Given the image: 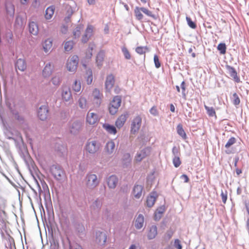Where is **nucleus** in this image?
Returning <instances> with one entry per match:
<instances>
[{
  "instance_id": "20",
  "label": "nucleus",
  "mask_w": 249,
  "mask_h": 249,
  "mask_svg": "<svg viewBox=\"0 0 249 249\" xmlns=\"http://www.w3.org/2000/svg\"><path fill=\"white\" fill-rule=\"evenodd\" d=\"M118 178L115 175L109 176L107 180L108 187L110 189H114L118 183Z\"/></svg>"
},
{
  "instance_id": "4",
  "label": "nucleus",
  "mask_w": 249,
  "mask_h": 249,
  "mask_svg": "<svg viewBox=\"0 0 249 249\" xmlns=\"http://www.w3.org/2000/svg\"><path fill=\"white\" fill-rule=\"evenodd\" d=\"M121 102L122 98L121 96L117 95L113 98L108 106V111L110 114L114 115L117 112Z\"/></svg>"
},
{
  "instance_id": "31",
  "label": "nucleus",
  "mask_w": 249,
  "mask_h": 249,
  "mask_svg": "<svg viewBox=\"0 0 249 249\" xmlns=\"http://www.w3.org/2000/svg\"><path fill=\"white\" fill-rule=\"evenodd\" d=\"M103 127L109 134H115L117 133L116 128L113 125L108 124H104L103 125Z\"/></svg>"
},
{
  "instance_id": "30",
  "label": "nucleus",
  "mask_w": 249,
  "mask_h": 249,
  "mask_svg": "<svg viewBox=\"0 0 249 249\" xmlns=\"http://www.w3.org/2000/svg\"><path fill=\"white\" fill-rule=\"evenodd\" d=\"M53 40L51 38H47L43 43V49L45 53H48L52 48Z\"/></svg>"
},
{
  "instance_id": "60",
  "label": "nucleus",
  "mask_w": 249,
  "mask_h": 249,
  "mask_svg": "<svg viewBox=\"0 0 249 249\" xmlns=\"http://www.w3.org/2000/svg\"><path fill=\"white\" fill-rule=\"evenodd\" d=\"M150 112L151 114L153 115L154 116H157L158 114V112L157 111V109L155 107H153L150 109Z\"/></svg>"
},
{
  "instance_id": "36",
  "label": "nucleus",
  "mask_w": 249,
  "mask_h": 249,
  "mask_svg": "<svg viewBox=\"0 0 249 249\" xmlns=\"http://www.w3.org/2000/svg\"><path fill=\"white\" fill-rule=\"evenodd\" d=\"M142 7H136L134 9V14L136 18L138 20H142L143 19V16L142 13Z\"/></svg>"
},
{
  "instance_id": "33",
  "label": "nucleus",
  "mask_w": 249,
  "mask_h": 249,
  "mask_svg": "<svg viewBox=\"0 0 249 249\" xmlns=\"http://www.w3.org/2000/svg\"><path fill=\"white\" fill-rule=\"evenodd\" d=\"M77 105L80 108L86 109L88 108L86 98L84 97L81 96L78 100Z\"/></svg>"
},
{
  "instance_id": "41",
  "label": "nucleus",
  "mask_w": 249,
  "mask_h": 249,
  "mask_svg": "<svg viewBox=\"0 0 249 249\" xmlns=\"http://www.w3.org/2000/svg\"><path fill=\"white\" fill-rule=\"evenodd\" d=\"M141 9L142 12L143 13L148 17H151L154 19H157L156 16L155 14H153L152 12L151 11L149 10L148 9L145 7H142Z\"/></svg>"
},
{
  "instance_id": "26",
  "label": "nucleus",
  "mask_w": 249,
  "mask_h": 249,
  "mask_svg": "<svg viewBox=\"0 0 249 249\" xmlns=\"http://www.w3.org/2000/svg\"><path fill=\"white\" fill-rule=\"evenodd\" d=\"M158 233L157 227L156 225H152L149 228L147 233V238L149 240L154 239Z\"/></svg>"
},
{
  "instance_id": "28",
  "label": "nucleus",
  "mask_w": 249,
  "mask_h": 249,
  "mask_svg": "<svg viewBox=\"0 0 249 249\" xmlns=\"http://www.w3.org/2000/svg\"><path fill=\"white\" fill-rule=\"evenodd\" d=\"M53 71V67L51 63H47L43 70L42 74L44 77H49Z\"/></svg>"
},
{
  "instance_id": "15",
  "label": "nucleus",
  "mask_w": 249,
  "mask_h": 249,
  "mask_svg": "<svg viewBox=\"0 0 249 249\" xmlns=\"http://www.w3.org/2000/svg\"><path fill=\"white\" fill-rule=\"evenodd\" d=\"M16 70L18 69L21 71H24L27 67L26 62L23 58H18L15 64Z\"/></svg>"
},
{
  "instance_id": "40",
  "label": "nucleus",
  "mask_w": 249,
  "mask_h": 249,
  "mask_svg": "<svg viewBox=\"0 0 249 249\" xmlns=\"http://www.w3.org/2000/svg\"><path fill=\"white\" fill-rule=\"evenodd\" d=\"M16 142H15L16 146L17 148L21 150L22 147L24 146L23 141L22 139V137L21 135H19L18 139H16Z\"/></svg>"
},
{
  "instance_id": "39",
  "label": "nucleus",
  "mask_w": 249,
  "mask_h": 249,
  "mask_svg": "<svg viewBox=\"0 0 249 249\" xmlns=\"http://www.w3.org/2000/svg\"><path fill=\"white\" fill-rule=\"evenodd\" d=\"M204 107L207 111V113L209 116H216V113L213 107H209L206 105H204Z\"/></svg>"
},
{
  "instance_id": "58",
  "label": "nucleus",
  "mask_w": 249,
  "mask_h": 249,
  "mask_svg": "<svg viewBox=\"0 0 249 249\" xmlns=\"http://www.w3.org/2000/svg\"><path fill=\"white\" fill-rule=\"evenodd\" d=\"M221 196L222 198V202L225 204L227 199V192L225 191V192L223 190L221 191Z\"/></svg>"
},
{
  "instance_id": "24",
  "label": "nucleus",
  "mask_w": 249,
  "mask_h": 249,
  "mask_svg": "<svg viewBox=\"0 0 249 249\" xmlns=\"http://www.w3.org/2000/svg\"><path fill=\"white\" fill-rule=\"evenodd\" d=\"M93 27L91 25H89L87 28L85 35L82 36V41L86 43L92 35Z\"/></svg>"
},
{
  "instance_id": "1",
  "label": "nucleus",
  "mask_w": 249,
  "mask_h": 249,
  "mask_svg": "<svg viewBox=\"0 0 249 249\" xmlns=\"http://www.w3.org/2000/svg\"><path fill=\"white\" fill-rule=\"evenodd\" d=\"M50 171L53 178L58 181H61L65 178V172L59 165H52L50 167Z\"/></svg>"
},
{
  "instance_id": "54",
  "label": "nucleus",
  "mask_w": 249,
  "mask_h": 249,
  "mask_svg": "<svg viewBox=\"0 0 249 249\" xmlns=\"http://www.w3.org/2000/svg\"><path fill=\"white\" fill-rule=\"evenodd\" d=\"M51 81L54 85L58 86L60 84L61 80L58 76H55L52 78Z\"/></svg>"
},
{
  "instance_id": "57",
  "label": "nucleus",
  "mask_w": 249,
  "mask_h": 249,
  "mask_svg": "<svg viewBox=\"0 0 249 249\" xmlns=\"http://www.w3.org/2000/svg\"><path fill=\"white\" fill-rule=\"evenodd\" d=\"M92 50L93 47L89 45L88 49H87V52L86 53V57L87 58H90L92 55Z\"/></svg>"
},
{
  "instance_id": "32",
  "label": "nucleus",
  "mask_w": 249,
  "mask_h": 249,
  "mask_svg": "<svg viewBox=\"0 0 249 249\" xmlns=\"http://www.w3.org/2000/svg\"><path fill=\"white\" fill-rule=\"evenodd\" d=\"M5 8L7 14L11 17H13L15 13L14 5L11 2H7L5 4Z\"/></svg>"
},
{
  "instance_id": "25",
  "label": "nucleus",
  "mask_w": 249,
  "mask_h": 249,
  "mask_svg": "<svg viewBox=\"0 0 249 249\" xmlns=\"http://www.w3.org/2000/svg\"><path fill=\"white\" fill-rule=\"evenodd\" d=\"M128 117V114L127 113L122 114L117 119L115 122L116 126L118 128H121L124 124L126 120Z\"/></svg>"
},
{
  "instance_id": "22",
  "label": "nucleus",
  "mask_w": 249,
  "mask_h": 249,
  "mask_svg": "<svg viewBox=\"0 0 249 249\" xmlns=\"http://www.w3.org/2000/svg\"><path fill=\"white\" fill-rule=\"evenodd\" d=\"M29 31L30 34L36 36L38 33V26L36 22L30 21L28 24Z\"/></svg>"
},
{
  "instance_id": "11",
  "label": "nucleus",
  "mask_w": 249,
  "mask_h": 249,
  "mask_svg": "<svg viewBox=\"0 0 249 249\" xmlns=\"http://www.w3.org/2000/svg\"><path fill=\"white\" fill-rule=\"evenodd\" d=\"M87 122L89 124H94L99 121L98 115L96 113L89 111L86 117Z\"/></svg>"
},
{
  "instance_id": "59",
  "label": "nucleus",
  "mask_w": 249,
  "mask_h": 249,
  "mask_svg": "<svg viewBox=\"0 0 249 249\" xmlns=\"http://www.w3.org/2000/svg\"><path fill=\"white\" fill-rule=\"evenodd\" d=\"M59 245L57 242L53 241L52 243H51V246L50 249H59Z\"/></svg>"
},
{
  "instance_id": "50",
  "label": "nucleus",
  "mask_w": 249,
  "mask_h": 249,
  "mask_svg": "<svg viewBox=\"0 0 249 249\" xmlns=\"http://www.w3.org/2000/svg\"><path fill=\"white\" fill-rule=\"evenodd\" d=\"M236 142V139L232 137H231L227 142V143L225 144V147L226 148H229L231 146L234 144Z\"/></svg>"
},
{
  "instance_id": "48",
  "label": "nucleus",
  "mask_w": 249,
  "mask_h": 249,
  "mask_svg": "<svg viewBox=\"0 0 249 249\" xmlns=\"http://www.w3.org/2000/svg\"><path fill=\"white\" fill-rule=\"evenodd\" d=\"M122 51L124 54V58L126 59L129 60L131 58V55L127 50V49L125 47H123L122 48Z\"/></svg>"
},
{
  "instance_id": "56",
  "label": "nucleus",
  "mask_w": 249,
  "mask_h": 249,
  "mask_svg": "<svg viewBox=\"0 0 249 249\" xmlns=\"http://www.w3.org/2000/svg\"><path fill=\"white\" fill-rule=\"evenodd\" d=\"M154 62L155 67L156 68L158 69L160 67L161 64L159 61L158 56L157 54L154 55Z\"/></svg>"
},
{
  "instance_id": "27",
  "label": "nucleus",
  "mask_w": 249,
  "mask_h": 249,
  "mask_svg": "<svg viewBox=\"0 0 249 249\" xmlns=\"http://www.w3.org/2000/svg\"><path fill=\"white\" fill-rule=\"evenodd\" d=\"M144 220V218L143 215L142 214H139L135 220V228L138 230L141 229L143 227Z\"/></svg>"
},
{
  "instance_id": "42",
  "label": "nucleus",
  "mask_w": 249,
  "mask_h": 249,
  "mask_svg": "<svg viewBox=\"0 0 249 249\" xmlns=\"http://www.w3.org/2000/svg\"><path fill=\"white\" fill-rule=\"evenodd\" d=\"M68 240L69 244V249H83L82 247L78 243L71 241L69 239Z\"/></svg>"
},
{
  "instance_id": "52",
  "label": "nucleus",
  "mask_w": 249,
  "mask_h": 249,
  "mask_svg": "<svg viewBox=\"0 0 249 249\" xmlns=\"http://www.w3.org/2000/svg\"><path fill=\"white\" fill-rule=\"evenodd\" d=\"M172 152L174 157H179L180 155L179 148L176 146L173 147Z\"/></svg>"
},
{
  "instance_id": "51",
  "label": "nucleus",
  "mask_w": 249,
  "mask_h": 249,
  "mask_svg": "<svg viewBox=\"0 0 249 249\" xmlns=\"http://www.w3.org/2000/svg\"><path fill=\"white\" fill-rule=\"evenodd\" d=\"M75 228L78 233H82L85 230L84 226L81 223L75 224Z\"/></svg>"
},
{
  "instance_id": "6",
  "label": "nucleus",
  "mask_w": 249,
  "mask_h": 249,
  "mask_svg": "<svg viewBox=\"0 0 249 249\" xmlns=\"http://www.w3.org/2000/svg\"><path fill=\"white\" fill-rule=\"evenodd\" d=\"M142 125V118L140 116L135 117L131 122L130 131L132 134L137 132Z\"/></svg>"
},
{
  "instance_id": "44",
  "label": "nucleus",
  "mask_w": 249,
  "mask_h": 249,
  "mask_svg": "<svg viewBox=\"0 0 249 249\" xmlns=\"http://www.w3.org/2000/svg\"><path fill=\"white\" fill-rule=\"evenodd\" d=\"M24 19L21 15H18L15 20V24L19 26H22L24 23Z\"/></svg>"
},
{
  "instance_id": "9",
  "label": "nucleus",
  "mask_w": 249,
  "mask_h": 249,
  "mask_svg": "<svg viewBox=\"0 0 249 249\" xmlns=\"http://www.w3.org/2000/svg\"><path fill=\"white\" fill-rule=\"evenodd\" d=\"M150 147H146L138 152L135 156L136 160L138 162L142 161L150 154Z\"/></svg>"
},
{
  "instance_id": "5",
  "label": "nucleus",
  "mask_w": 249,
  "mask_h": 249,
  "mask_svg": "<svg viewBox=\"0 0 249 249\" xmlns=\"http://www.w3.org/2000/svg\"><path fill=\"white\" fill-rule=\"evenodd\" d=\"M79 58L77 55H73L70 57L67 63V69L70 72L76 71L78 64Z\"/></svg>"
},
{
  "instance_id": "13",
  "label": "nucleus",
  "mask_w": 249,
  "mask_h": 249,
  "mask_svg": "<svg viewBox=\"0 0 249 249\" xmlns=\"http://www.w3.org/2000/svg\"><path fill=\"white\" fill-rule=\"evenodd\" d=\"M107 237L105 232L97 231L96 232V242L100 245L105 244Z\"/></svg>"
},
{
  "instance_id": "17",
  "label": "nucleus",
  "mask_w": 249,
  "mask_h": 249,
  "mask_svg": "<svg viewBox=\"0 0 249 249\" xmlns=\"http://www.w3.org/2000/svg\"><path fill=\"white\" fill-rule=\"evenodd\" d=\"M115 148V142L112 141L107 142L105 146V151L107 155H111L114 151Z\"/></svg>"
},
{
  "instance_id": "64",
  "label": "nucleus",
  "mask_w": 249,
  "mask_h": 249,
  "mask_svg": "<svg viewBox=\"0 0 249 249\" xmlns=\"http://www.w3.org/2000/svg\"><path fill=\"white\" fill-rule=\"evenodd\" d=\"M173 233L171 231H167L165 234V238L167 239H169L172 236Z\"/></svg>"
},
{
  "instance_id": "10",
  "label": "nucleus",
  "mask_w": 249,
  "mask_h": 249,
  "mask_svg": "<svg viewBox=\"0 0 249 249\" xmlns=\"http://www.w3.org/2000/svg\"><path fill=\"white\" fill-rule=\"evenodd\" d=\"M61 95L63 100L65 102H68L72 100L71 91L69 87H64L62 88Z\"/></svg>"
},
{
  "instance_id": "53",
  "label": "nucleus",
  "mask_w": 249,
  "mask_h": 249,
  "mask_svg": "<svg viewBox=\"0 0 249 249\" xmlns=\"http://www.w3.org/2000/svg\"><path fill=\"white\" fill-rule=\"evenodd\" d=\"M173 163L175 167L177 168L179 167L181 164L179 157H174L173 159Z\"/></svg>"
},
{
  "instance_id": "35",
  "label": "nucleus",
  "mask_w": 249,
  "mask_h": 249,
  "mask_svg": "<svg viewBox=\"0 0 249 249\" xmlns=\"http://www.w3.org/2000/svg\"><path fill=\"white\" fill-rule=\"evenodd\" d=\"M177 131L178 134L183 139L186 140L187 139V136L185 132L182 125L181 124H179L177 125Z\"/></svg>"
},
{
  "instance_id": "34",
  "label": "nucleus",
  "mask_w": 249,
  "mask_h": 249,
  "mask_svg": "<svg viewBox=\"0 0 249 249\" xmlns=\"http://www.w3.org/2000/svg\"><path fill=\"white\" fill-rule=\"evenodd\" d=\"M54 10L55 7L53 5H51L47 8L45 15V18L47 19H50L52 18L54 14Z\"/></svg>"
},
{
  "instance_id": "14",
  "label": "nucleus",
  "mask_w": 249,
  "mask_h": 249,
  "mask_svg": "<svg viewBox=\"0 0 249 249\" xmlns=\"http://www.w3.org/2000/svg\"><path fill=\"white\" fill-rule=\"evenodd\" d=\"M143 191V186L136 184L134 186L132 194L134 195V197L136 198L139 199L142 195Z\"/></svg>"
},
{
  "instance_id": "47",
  "label": "nucleus",
  "mask_w": 249,
  "mask_h": 249,
  "mask_svg": "<svg viewBox=\"0 0 249 249\" xmlns=\"http://www.w3.org/2000/svg\"><path fill=\"white\" fill-rule=\"evenodd\" d=\"M217 49L221 54H225L226 52V46L225 43H221L218 45Z\"/></svg>"
},
{
  "instance_id": "23",
  "label": "nucleus",
  "mask_w": 249,
  "mask_h": 249,
  "mask_svg": "<svg viewBox=\"0 0 249 249\" xmlns=\"http://www.w3.org/2000/svg\"><path fill=\"white\" fill-rule=\"evenodd\" d=\"M9 109L11 113L14 116L15 118L18 122L19 124H24L25 123L24 117L22 115H20L18 111L12 108V107H10Z\"/></svg>"
},
{
  "instance_id": "37",
  "label": "nucleus",
  "mask_w": 249,
  "mask_h": 249,
  "mask_svg": "<svg viewBox=\"0 0 249 249\" xmlns=\"http://www.w3.org/2000/svg\"><path fill=\"white\" fill-rule=\"evenodd\" d=\"M104 58V53L103 52H100L96 56V61L97 66L101 67Z\"/></svg>"
},
{
  "instance_id": "2",
  "label": "nucleus",
  "mask_w": 249,
  "mask_h": 249,
  "mask_svg": "<svg viewBox=\"0 0 249 249\" xmlns=\"http://www.w3.org/2000/svg\"><path fill=\"white\" fill-rule=\"evenodd\" d=\"M100 183V179L96 175L91 172L87 174L85 177V184L88 189H94Z\"/></svg>"
},
{
  "instance_id": "21",
  "label": "nucleus",
  "mask_w": 249,
  "mask_h": 249,
  "mask_svg": "<svg viewBox=\"0 0 249 249\" xmlns=\"http://www.w3.org/2000/svg\"><path fill=\"white\" fill-rule=\"evenodd\" d=\"M102 206V201L101 199L97 198L92 203L90 208L92 212H98Z\"/></svg>"
},
{
  "instance_id": "43",
  "label": "nucleus",
  "mask_w": 249,
  "mask_h": 249,
  "mask_svg": "<svg viewBox=\"0 0 249 249\" xmlns=\"http://www.w3.org/2000/svg\"><path fill=\"white\" fill-rule=\"evenodd\" d=\"M232 102L235 106L239 105L240 103V99L236 93H234L231 98Z\"/></svg>"
},
{
  "instance_id": "8",
  "label": "nucleus",
  "mask_w": 249,
  "mask_h": 249,
  "mask_svg": "<svg viewBox=\"0 0 249 249\" xmlns=\"http://www.w3.org/2000/svg\"><path fill=\"white\" fill-rule=\"evenodd\" d=\"M226 69L228 73L233 79V80L236 83H240V77L237 75V73L236 70L232 66L227 65L225 66Z\"/></svg>"
},
{
  "instance_id": "62",
  "label": "nucleus",
  "mask_w": 249,
  "mask_h": 249,
  "mask_svg": "<svg viewBox=\"0 0 249 249\" xmlns=\"http://www.w3.org/2000/svg\"><path fill=\"white\" fill-rule=\"evenodd\" d=\"M80 35V29L79 28H76L75 30L73 32V36L76 38V37H78Z\"/></svg>"
},
{
  "instance_id": "3",
  "label": "nucleus",
  "mask_w": 249,
  "mask_h": 249,
  "mask_svg": "<svg viewBox=\"0 0 249 249\" xmlns=\"http://www.w3.org/2000/svg\"><path fill=\"white\" fill-rule=\"evenodd\" d=\"M100 147V143L97 141L89 140L86 144L85 150L89 153L94 154L99 150Z\"/></svg>"
},
{
  "instance_id": "18",
  "label": "nucleus",
  "mask_w": 249,
  "mask_h": 249,
  "mask_svg": "<svg viewBox=\"0 0 249 249\" xmlns=\"http://www.w3.org/2000/svg\"><path fill=\"white\" fill-rule=\"evenodd\" d=\"M115 83L114 77L112 74L108 75L107 78L105 82V86L107 91H109L112 88Z\"/></svg>"
},
{
  "instance_id": "49",
  "label": "nucleus",
  "mask_w": 249,
  "mask_h": 249,
  "mask_svg": "<svg viewBox=\"0 0 249 249\" xmlns=\"http://www.w3.org/2000/svg\"><path fill=\"white\" fill-rule=\"evenodd\" d=\"M186 19L187 22V24L190 28L194 29L196 28V24L192 20L191 18L190 17L187 16L186 17Z\"/></svg>"
},
{
  "instance_id": "16",
  "label": "nucleus",
  "mask_w": 249,
  "mask_h": 249,
  "mask_svg": "<svg viewBox=\"0 0 249 249\" xmlns=\"http://www.w3.org/2000/svg\"><path fill=\"white\" fill-rule=\"evenodd\" d=\"M93 102L97 106H99L102 102L103 94L100 92L99 90L95 89L93 91Z\"/></svg>"
},
{
  "instance_id": "29",
  "label": "nucleus",
  "mask_w": 249,
  "mask_h": 249,
  "mask_svg": "<svg viewBox=\"0 0 249 249\" xmlns=\"http://www.w3.org/2000/svg\"><path fill=\"white\" fill-rule=\"evenodd\" d=\"M165 211V207L164 205L157 208L155 213L154 218L156 221H159L162 217V214Z\"/></svg>"
},
{
  "instance_id": "61",
  "label": "nucleus",
  "mask_w": 249,
  "mask_h": 249,
  "mask_svg": "<svg viewBox=\"0 0 249 249\" xmlns=\"http://www.w3.org/2000/svg\"><path fill=\"white\" fill-rule=\"evenodd\" d=\"M175 247L178 249H181L182 246L180 243V241L178 239H176L174 243Z\"/></svg>"
},
{
  "instance_id": "7",
  "label": "nucleus",
  "mask_w": 249,
  "mask_h": 249,
  "mask_svg": "<svg viewBox=\"0 0 249 249\" xmlns=\"http://www.w3.org/2000/svg\"><path fill=\"white\" fill-rule=\"evenodd\" d=\"M48 113V107L45 105L40 106L37 111L38 117L42 121L46 120L47 119Z\"/></svg>"
},
{
  "instance_id": "63",
  "label": "nucleus",
  "mask_w": 249,
  "mask_h": 249,
  "mask_svg": "<svg viewBox=\"0 0 249 249\" xmlns=\"http://www.w3.org/2000/svg\"><path fill=\"white\" fill-rule=\"evenodd\" d=\"M180 178L183 179L184 182H188L189 181V178L186 175L183 174L180 176Z\"/></svg>"
},
{
  "instance_id": "38",
  "label": "nucleus",
  "mask_w": 249,
  "mask_h": 249,
  "mask_svg": "<svg viewBox=\"0 0 249 249\" xmlns=\"http://www.w3.org/2000/svg\"><path fill=\"white\" fill-rule=\"evenodd\" d=\"M135 51L139 54H143L146 52H149V49L147 46H139L136 48Z\"/></svg>"
},
{
  "instance_id": "19",
  "label": "nucleus",
  "mask_w": 249,
  "mask_h": 249,
  "mask_svg": "<svg viewBox=\"0 0 249 249\" xmlns=\"http://www.w3.org/2000/svg\"><path fill=\"white\" fill-rule=\"evenodd\" d=\"M157 197V194L156 192H151L147 196L146 199V205L148 207H152L155 204Z\"/></svg>"
},
{
  "instance_id": "55",
  "label": "nucleus",
  "mask_w": 249,
  "mask_h": 249,
  "mask_svg": "<svg viewBox=\"0 0 249 249\" xmlns=\"http://www.w3.org/2000/svg\"><path fill=\"white\" fill-rule=\"evenodd\" d=\"M88 76L87 77V83L88 85L91 84L92 81V72L91 70L88 71Z\"/></svg>"
},
{
  "instance_id": "45",
  "label": "nucleus",
  "mask_w": 249,
  "mask_h": 249,
  "mask_svg": "<svg viewBox=\"0 0 249 249\" xmlns=\"http://www.w3.org/2000/svg\"><path fill=\"white\" fill-rule=\"evenodd\" d=\"M73 42L72 41H66L64 44V49L66 51H71L73 46Z\"/></svg>"
},
{
  "instance_id": "46",
  "label": "nucleus",
  "mask_w": 249,
  "mask_h": 249,
  "mask_svg": "<svg viewBox=\"0 0 249 249\" xmlns=\"http://www.w3.org/2000/svg\"><path fill=\"white\" fill-rule=\"evenodd\" d=\"M81 88V86L80 82L79 81H78L77 80H75L74 82V84L72 85L73 90L74 91L78 92L80 91Z\"/></svg>"
},
{
  "instance_id": "12",
  "label": "nucleus",
  "mask_w": 249,
  "mask_h": 249,
  "mask_svg": "<svg viewBox=\"0 0 249 249\" xmlns=\"http://www.w3.org/2000/svg\"><path fill=\"white\" fill-rule=\"evenodd\" d=\"M81 123L78 121H75L70 124V131L71 133L76 134L78 133L81 128Z\"/></svg>"
}]
</instances>
